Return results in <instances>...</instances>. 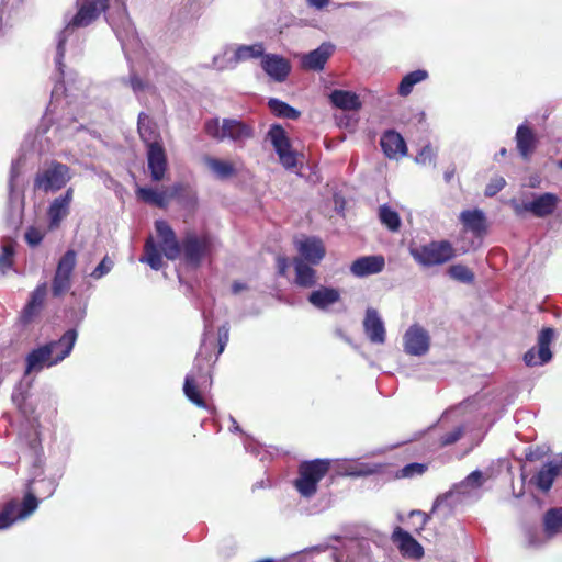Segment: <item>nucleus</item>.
Segmentation results:
<instances>
[{
	"label": "nucleus",
	"instance_id": "48",
	"mask_svg": "<svg viewBox=\"0 0 562 562\" xmlns=\"http://www.w3.org/2000/svg\"><path fill=\"white\" fill-rule=\"evenodd\" d=\"M113 267L114 261L109 256H104L100 263L90 273V278L93 280H100L106 276Z\"/></svg>",
	"mask_w": 562,
	"mask_h": 562
},
{
	"label": "nucleus",
	"instance_id": "54",
	"mask_svg": "<svg viewBox=\"0 0 562 562\" xmlns=\"http://www.w3.org/2000/svg\"><path fill=\"white\" fill-rule=\"evenodd\" d=\"M506 186V180L503 177H495L486 184L484 194L488 198L496 195Z\"/></svg>",
	"mask_w": 562,
	"mask_h": 562
},
{
	"label": "nucleus",
	"instance_id": "34",
	"mask_svg": "<svg viewBox=\"0 0 562 562\" xmlns=\"http://www.w3.org/2000/svg\"><path fill=\"white\" fill-rule=\"evenodd\" d=\"M460 221L463 226L474 235H481L486 229V218L483 211L479 209L461 212Z\"/></svg>",
	"mask_w": 562,
	"mask_h": 562
},
{
	"label": "nucleus",
	"instance_id": "59",
	"mask_svg": "<svg viewBox=\"0 0 562 562\" xmlns=\"http://www.w3.org/2000/svg\"><path fill=\"white\" fill-rule=\"evenodd\" d=\"M340 539H341V537L338 535L330 536L325 542L319 543L315 547H312L310 550L315 551V552H325L326 550H328L331 547L329 543V540L339 541Z\"/></svg>",
	"mask_w": 562,
	"mask_h": 562
},
{
	"label": "nucleus",
	"instance_id": "11",
	"mask_svg": "<svg viewBox=\"0 0 562 562\" xmlns=\"http://www.w3.org/2000/svg\"><path fill=\"white\" fill-rule=\"evenodd\" d=\"M213 238L189 232L181 241V254L186 263L192 268L200 267L202 260L212 252Z\"/></svg>",
	"mask_w": 562,
	"mask_h": 562
},
{
	"label": "nucleus",
	"instance_id": "53",
	"mask_svg": "<svg viewBox=\"0 0 562 562\" xmlns=\"http://www.w3.org/2000/svg\"><path fill=\"white\" fill-rule=\"evenodd\" d=\"M24 238L29 246L36 247L42 243L44 234L37 227L30 226L24 234Z\"/></svg>",
	"mask_w": 562,
	"mask_h": 562
},
{
	"label": "nucleus",
	"instance_id": "10",
	"mask_svg": "<svg viewBox=\"0 0 562 562\" xmlns=\"http://www.w3.org/2000/svg\"><path fill=\"white\" fill-rule=\"evenodd\" d=\"M409 255L419 266L429 268L450 261L456 252L450 241L439 240L409 247Z\"/></svg>",
	"mask_w": 562,
	"mask_h": 562
},
{
	"label": "nucleus",
	"instance_id": "37",
	"mask_svg": "<svg viewBox=\"0 0 562 562\" xmlns=\"http://www.w3.org/2000/svg\"><path fill=\"white\" fill-rule=\"evenodd\" d=\"M428 77L429 74L425 69H416L406 74L398 83L397 93L401 97L409 95L414 87L428 79Z\"/></svg>",
	"mask_w": 562,
	"mask_h": 562
},
{
	"label": "nucleus",
	"instance_id": "8",
	"mask_svg": "<svg viewBox=\"0 0 562 562\" xmlns=\"http://www.w3.org/2000/svg\"><path fill=\"white\" fill-rule=\"evenodd\" d=\"M115 2L120 8L116 14H109L108 22L120 41L122 50L128 58L130 52H135L140 47V42L136 29L127 14L124 1L115 0Z\"/></svg>",
	"mask_w": 562,
	"mask_h": 562
},
{
	"label": "nucleus",
	"instance_id": "30",
	"mask_svg": "<svg viewBox=\"0 0 562 562\" xmlns=\"http://www.w3.org/2000/svg\"><path fill=\"white\" fill-rule=\"evenodd\" d=\"M77 90L78 88L75 86V81H70V79H68L67 82L64 80L56 81L52 89L50 102L47 110L52 113L55 112L58 108V103L63 99H66L67 104H70L72 100L77 98V94L75 93Z\"/></svg>",
	"mask_w": 562,
	"mask_h": 562
},
{
	"label": "nucleus",
	"instance_id": "56",
	"mask_svg": "<svg viewBox=\"0 0 562 562\" xmlns=\"http://www.w3.org/2000/svg\"><path fill=\"white\" fill-rule=\"evenodd\" d=\"M217 336L218 351L216 358L224 351L229 339V327L227 323L218 328Z\"/></svg>",
	"mask_w": 562,
	"mask_h": 562
},
{
	"label": "nucleus",
	"instance_id": "43",
	"mask_svg": "<svg viewBox=\"0 0 562 562\" xmlns=\"http://www.w3.org/2000/svg\"><path fill=\"white\" fill-rule=\"evenodd\" d=\"M448 274L453 280L464 284H471L474 281V273L464 265H452L448 269Z\"/></svg>",
	"mask_w": 562,
	"mask_h": 562
},
{
	"label": "nucleus",
	"instance_id": "44",
	"mask_svg": "<svg viewBox=\"0 0 562 562\" xmlns=\"http://www.w3.org/2000/svg\"><path fill=\"white\" fill-rule=\"evenodd\" d=\"M128 83L138 100L142 99L143 94L150 92L154 89L147 80L142 79L136 74H131Z\"/></svg>",
	"mask_w": 562,
	"mask_h": 562
},
{
	"label": "nucleus",
	"instance_id": "60",
	"mask_svg": "<svg viewBox=\"0 0 562 562\" xmlns=\"http://www.w3.org/2000/svg\"><path fill=\"white\" fill-rule=\"evenodd\" d=\"M306 4L317 11L324 10L330 2V0H305Z\"/></svg>",
	"mask_w": 562,
	"mask_h": 562
},
{
	"label": "nucleus",
	"instance_id": "49",
	"mask_svg": "<svg viewBox=\"0 0 562 562\" xmlns=\"http://www.w3.org/2000/svg\"><path fill=\"white\" fill-rule=\"evenodd\" d=\"M20 168H21V159H16L12 161L11 169H10V179H9V204L12 209L13 200H14V182L15 179L20 176Z\"/></svg>",
	"mask_w": 562,
	"mask_h": 562
},
{
	"label": "nucleus",
	"instance_id": "31",
	"mask_svg": "<svg viewBox=\"0 0 562 562\" xmlns=\"http://www.w3.org/2000/svg\"><path fill=\"white\" fill-rule=\"evenodd\" d=\"M340 300V291L330 286H321L317 290L312 291L307 301L318 310H327L330 305L337 303Z\"/></svg>",
	"mask_w": 562,
	"mask_h": 562
},
{
	"label": "nucleus",
	"instance_id": "33",
	"mask_svg": "<svg viewBox=\"0 0 562 562\" xmlns=\"http://www.w3.org/2000/svg\"><path fill=\"white\" fill-rule=\"evenodd\" d=\"M137 130L140 139L145 143L146 146L162 143L156 124L145 112H140L138 114Z\"/></svg>",
	"mask_w": 562,
	"mask_h": 562
},
{
	"label": "nucleus",
	"instance_id": "32",
	"mask_svg": "<svg viewBox=\"0 0 562 562\" xmlns=\"http://www.w3.org/2000/svg\"><path fill=\"white\" fill-rule=\"evenodd\" d=\"M331 104L344 111H357L362 103L357 93L347 90L335 89L329 94Z\"/></svg>",
	"mask_w": 562,
	"mask_h": 562
},
{
	"label": "nucleus",
	"instance_id": "9",
	"mask_svg": "<svg viewBox=\"0 0 562 562\" xmlns=\"http://www.w3.org/2000/svg\"><path fill=\"white\" fill-rule=\"evenodd\" d=\"M330 463L326 459L304 461L299 467V477L294 486L304 498H311L317 492L319 481L327 474Z\"/></svg>",
	"mask_w": 562,
	"mask_h": 562
},
{
	"label": "nucleus",
	"instance_id": "18",
	"mask_svg": "<svg viewBox=\"0 0 562 562\" xmlns=\"http://www.w3.org/2000/svg\"><path fill=\"white\" fill-rule=\"evenodd\" d=\"M74 199V188L69 187L63 194L55 198L47 209L48 229H57L61 222L69 215Z\"/></svg>",
	"mask_w": 562,
	"mask_h": 562
},
{
	"label": "nucleus",
	"instance_id": "19",
	"mask_svg": "<svg viewBox=\"0 0 562 562\" xmlns=\"http://www.w3.org/2000/svg\"><path fill=\"white\" fill-rule=\"evenodd\" d=\"M265 47L261 43H256L252 45H240L236 48L234 55L227 59L225 64L220 63V57L214 56L212 60V65L210 67L215 68L217 70H224L227 68H235L236 65L240 61H245L251 58L263 57Z\"/></svg>",
	"mask_w": 562,
	"mask_h": 562
},
{
	"label": "nucleus",
	"instance_id": "64",
	"mask_svg": "<svg viewBox=\"0 0 562 562\" xmlns=\"http://www.w3.org/2000/svg\"><path fill=\"white\" fill-rule=\"evenodd\" d=\"M247 289V285L243 282H239V281H235L233 284H232V292L234 294H238L239 292H241L243 290H246Z\"/></svg>",
	"mask_w": 562,
	"mask_h": 562
},
{
	"label": "nucleus",
	"instance_id": "58",
	"mask_svg": "<svg viewBox=\"0 0 562 562\" xmlns=\"http://www.w3.org/2000/svg\"><path fill=\"white\" fill-rule=\"evenodd\" d=\"M182 9L186 11V15H190V18L196 16L199 13L198 0H183Z\"/></svg>",
	"mask_w": 562,
	"mask_h": 562
},
{
	"label": "nucleus",
	"instance_id": "5",
	"mask_svg": "<svg viewBox=\"0 0 562 562\" xmlns=\"http://www.w3.org/2000/svg\"><path fill=\"white\" fill-rule=\"evenodd\" d=\"M202 318L204 322V330L202 335V340L200 345L199 352L195 359L194 369L187 374L183 384L184 395L195 404L198 407H206V404L202 396L198 391V385L207 382V373H204L202 367L200 366V359H206L209 352V337L213 335V312H202Z\"/></svg>",
	"mask_w": 562,
	"mask_h": 562
},
{
	"label": "nucleus",
	"instance_id": "38",
	"mask_svg": "<svg viewBox=\"0 0 562 562\" xmlns=\"http://www.w3.org/2000/svg\"><path fill=\"white\" fill-rule=\"evenodd\" d=\"M138 199L147 204L165 209L168 205V194L166 191H158L149 187H142L136 190Z\"/></svg>",
	"mask_w": 562,
	"mask_h": 562
},
{
	"label": "nucleus",
	"instance_id": "42",
	"mask_svg": "<svg viewBox=\"0 0 562 562\" xmlns=\"http://www.w3.org/2000/svg\"><path fill=\"white\" fill-rule=\"evenodd\" d=\"M207 167L221 179H226L234 173V167L231 162L217 158H206Z\"/></svg>",
	"mask_w": 562,
	"mask_h": 562
},
{
	"label": "nucleus",
	"instance_id": "41",
	"mask_svg": "<svg viewBox=\"0 0 562 562\" xmlns=\"http://www.w3.org/2000/svg\"><path fill=\"white\" fill-rule=\"evenodd\" d=\"M76 262V251L74 249H68L58 260L55 273L71 277Z\"/></svg>",
	"mask_w": 562,
	"mask_h": 562
},
{
	"label": "nucleus",
	"instance_id": "2",
	"mask_svg": "<svg viewBox=\"0 0 562 562\" xmlns=\"http://www.w3.org/2000/svg\"><path fill=\"white\" fill-rule=\"evenodd\" d=\"M155 229L160 239V248L150 235L144 245V255L140 262L147 263L153 270H160L164 266L162 254L168 260H176L181 255V243L178 241L172 227L164 220L155 222Z\"/></svg>",
	"mask_w": 562,
	"mask_h": 562
},
{
	"label": "nucleus",
	"instance_id": "50",
	"mask_svg": "<svg viewBox=\"0 0 562 562\" xmlns=\"http://www.w3.org/2000/svg\"><path fill=\"white\" fill-rule=\"evenodd\" d=\"M435 158H436V153L434 151L432 147L428 144V145L424 146L418 151V154L415 157V161L418 165H423V166L430 165V164L435 165Z\"/></svg>",
	"mask_w": 562,
	"mask_h": 562
},
{
	"label": "nucleus",
	"instance_id": "13",
	"mask_svg": "<svg viewBox=\"0 0 562 562\" xmlns=\"http://www.w3.org/2000/svg\"><path fill=\"white\" fill-rule=\"evenodd\" d=\"M558 202L559 198L557 194L546 192L533 195V199L528 202L518 203L513 199L510 200V205L517 216L530 213L536 217L543 218L554 213Z\"/></svg>",
	"mask_w": 562,
	"mask_h": 562
},
{
	"label": "nucleus",
	"instance_id": "62",
	"mask_svg": "<svg viewBox=\"0 0 562 562\" xmlns=\"http://www.w3.org/2000/svg\"><path fill=\"white\" fill-rule=\"evenodd\" d=\"M409 516L411 517L417 516V517L420 518V524H419V528L420 529H423L426 526V524L428 522V520H429V515L424 513V512H422V510H418V509L412 510Z\"/></svg>",
	"mask_w": 562,
	"mask_h": 562
},
{
	"label": "nucleus",
	"instance_id": "26",
	"mask_svg": "<svg viewBox=\"0 0 562 562\" xmlns=\"http://www.w3.org/2000/svg\"><path fill=\"white\" fill-rule=\"evenodd\" d=\"M385 268V259L382 255H370L357 258L350 266V272L358 278L378 274Z\"/></svg>",
	"mask_w": 562,
	"mask_h": 562
},
{
	"label": "nucleus",
	"instance_id": "20",
	"mask_svg": "<svg viewBox=\"0 0 562 562\" xmlns=\"http://www.w3.org/2000/svg\"><path fill=\"white\" fill-rule=\"evenodd\" d=\"M401 555L405 559L420 560L424 557L423 546L406 530L396 527L391 536Z\"/></svg>",
	"mask_w": 562,
	"mask_h": 562
},
{
	"label": "nucleus",
	"instance_id": "3",
	"mask_svg": "<svg viewBox=\"0 0 562 562\" xmlns=\"http://www.w3.org/2000/svg\"><path fill=\"white\" fill-rule=\"evenodd\" d=\"M109 0H80L77 13L67 22L66 26L60 31L57 37L55 64L59 75L64 77L63 58L65 55V46L69 38L80 27L90 25L99 15L108 8Z\"/></svg>",
	"mask_w": 562,
	"mask_h": 562
},
{
	"label": "nucleus",
	"instance_id": "46",
	"mask_svg": "<svg viewBox=\"0 0 562 562\" xmlns=\"http://www.w3.org/2000/svg\"><path fill=\"white\" fill-rule=\"evenodd\" d=\"M428 467L426 463L412 462L404 465L397 471V477H415L420 476L427 471Z\"/></svg>",
	"mask_w": 562,
	"mask_h": 562
},
{
	"label": "nucleus",
	"instance_id": "21",
	"mask_svg": "<svg viewBox=\"0 0 562 562\" xmlns=\"http://www.w3.org/2000/svg\"><path fill=\"white\" fill-rule=\"evenodd\" d=\"M147 166L154 181L164 179L168 160L162 143L146 146Z\"/></svg>",
	"mask_w": 562,
	"mask_h": 562
},
{
	"label": "nucleus",
	"instance_id": "28",
	"mask_svg": "<svg viewBox=\"0 0 562 562\" xmlns=\"http://www.w3.org/2000/svg\"><path fill=\"white\" fill-rule=\"evenodd\" d=\"M335 50L334 44L329 42L322 43L317 48L305 54L302 58L304 68L319 71L324 68L325 64Z\"/></svg>",
	"mask_w": 562,
	"mask_h": 562
},
{
	"label": "nucleus",
	"instance_id": "24",
	"mask_svg": "<svg viewBox=\"0 0 562 562\" xmlns=\"http://www.w3.org/2000/svg\"><path fill=\"white\" fill-rule=\"evenodd\" d=\"M263 71L276 82H283L291 71L290 63L282 56L266 54L261 59Z\"/></svg>",
	"mask_w": 562,
	"mask_h": 562
},
{
	"label": "nucleus",
	"instance_id": "51",
	"mask_svg": "<svg viewBox=\"0 0 562 562\" xmlns=\"http://www.w3.org/2000/svg\"><path fill=\"white\" fill-rule=\"evenodd\" d=\"M46 295H47V285H46V283H42V284L37 285L36 289L31 293L27 302H30L34 306H38L42 308Z\"/></svg>",
	"mask_w": 562,
	"mask_h": 562
},
{
	"label": "nucleus",
	"instance_id": "17",
	"mask_svg": "<svg viewBox=\"0 0 562 562\" xmlns=\"http://www.w3.org/2000/svg\"><path fill=\"white\" fill-rule=\"evenodd\" d=\"M403 347L409 356H425L430 347L429 333L418 324L409 326L403 336Z\"/></svg>",
	"mask_w": 562,
	"mask_h": 562
},
{
	"label": "nucleus",
	"instance_id": "1",
	"mask_svg": "<svg viewBox=\"0 0 562 562\" xmlns=\"http://www.w3.org/2000/svg\"><path fill=\"white\" fill-rule=\"evenodd\" d=\"M77 338V330L70 328L58 340L46 342L30 351L25 358V374L37 373L45 367L50 368L61 362L71 353Z\"/></svg>",
	"mask_w": 562,
	"mask_h": 562
},
{
	"label": "nucleus",
	"instance_id": "39",
	"mask_svg": "<svg viewBox=\"0 0 562 562\" xmlns=\"http://www.w3.org/2000/svg\"><path fill=\"white\" fill-rule=\"evenodd\" d=\"M268 108L277 117L280 119L297 120L301 116V112L299 110L277 98H270L268 100Z\"/></svg>",
	"mask_w": 562,
	"mask_h": 562
},
{
	"label": "nucleus",
	"instance_id": "29",
	"mask_svg": "<svg viewBox=\"0 0 562 562\" xmlns=\"http://www.w3.org/2000/svg\"><path fill=\"white\" fill-rule=\"evenodd\" d=\"M380 145L384 155L390 159L405 156L407 153L403 136L394 130H387L382 134Z\"/></svg>",
	"mask_w": 562,
	"mask_h": 562
},
{
	"label": "nucleus",
	"instance_id": "27",
	"mask_svg": "<svg viewBox=\"0 0 562 562\" xmlns=\"http://www.w3.org/2000/svg\"><path fill=\"white\" fill-rule=\"evenodd\" d=\"M364 333L373 344L385 342V327L376 310L369 307L363 321Z\"/></svg>",
	"mask_w": 562,
	"mask_h": 562
},
{
	"label": "nucleus",
	"instance_id": "55",
	"mask_svg": "<svg viewBox=\"0 0 562 562\" xmlns=\"http://www.w3.org/2000/svg\"><path fill=\"white\" fill-rule=\"evenodd\" d=\"M41 307L32 305L30 302L26 303L21 313V322L23 324L31 323L41 312Z\"/></svg>",
	"mask_w": 562,
	"mask_h": 562
},
{
	"label": "nucleus",
	"instance_id": "23",
	"mask_svg": "<svg viewBox=\"0 0 562 562\" xmlns=\"http://www.w3.org/2000/svg\"><path fill=\"white\" fill-rule=\"evenodd\" d=\"M296 249L306 263L317 266L325 257L326 250L323 241L317 237H305L296 241Z\"/></svg>",
	"mask_w": 562,
	"mask_h": 562
},
{
	"label": "nucleus",
	"instance_id": "15",
	"mask_svg": "<svg viewBox=\"0 0 562 562\" xmlns=\"http://www.w3.org/2000/svg\"><path fill=\"white\" fill-rule=\"evenodd\" d=\"M37 506L38 501L32 492L25 495L21 504L15 499L8 502L0 512V530L8 529L15 521L27 518Z\"/></svg>",
	"mask_w": 562,
	"mask_h": 562
},
{
	"label": "nucleus",
	"instance_id": "52",
	"mask_svg": "<svg viewBox=\"0 0 562 562\" xmlns=\"http://www.w3.org/2000/svg\"><path fill=\"white\" fill-rule=\"evenodd\" d=\"M463 427L458 426L453 430L442 435L439 439L440 447H446L456 443L463 435Z\"/></svg>",
	"mask_w": 562,
	"mask_h": 562
},
{
	"label": "nucleus",
	"instance_id": "7",
	"mask_svg": "<svg viewBox=\"0 0 562 562\" xmlns=\"http://www.w3.org/2000/svg\"><path fill=\"white\" fill-rule=\"evenodd\" d=\"M72 178L70 168L57 160L47 162L38 169L33 179V190L43 193H55L61 190Z\"/></svg>",
	"mask_w": 562,
	"mask_h": 562
},
{
	"label": "nucleus",
	"instance_id": "4",
	"mask_svg": "<svg viewBox=\"0 0 562 562\" xmlns=\"http://www.w3.org/2000/svg\"><path fill=\"white\" fill-rule=\"evenodd\" d=\"M484 481L482 471H472L464 480L456 483L448 492L435 499L431 513L439 510L441 507H447L446 515H449L461 505L479 501L482 496L481 487Z\"/></svg>",
	"mask_w": 562,
	"mask_h": 562
},
{
	"label": "nucleus",
	"instance_id": "36",
	"mask_svg": "<svg viewBox=\"0 0 562 562\" xmlns=\"http://www.w3.org/2000/svg\"><path fill=\"white\" fill-rule=\"evenodd\" d=\"M16 241L11 236H4L0 243V274H5L13 267Z\"/></svg>",
	"mask_w": 562,
	"mask_h": 562
},
{
	"label": "nucleus",
	"instance_id": "63",
	"mask_svg": "<svg viewBox=\"0 0 562 562\" xmlns=\"http://www.w3.org/2000/svg\"><path fill=\"white\" fill-rule=\"evenodd\" d=\"M9 221H10V225H11L14 229H16V228H18V226H19V225H20V223H21V213L19 212V213H16V214H13V213L11 212Z\"/></svg>",
	"mask_w": 562,
	"mask_h": 562
},
{
	"label": "nucleus",
	"instance_id": "6",
	"mask_svg": "<svg viewBox=\"0 0 562 562\" xmlns=\"http://www.w3.org/2000/svg\"><path fill=\"white\" fill-rule=\"evenodd\" d=\"M204 131L217 142L227 139L239 147H243L255 135L251 125L235 119H223L222 122L218 117L210 119L204 123Z\"/></svg>",
	"mask_w": 562,
	"mask_h": 562
},
{
	"label": "nucleus",
	"instance_id": "16",
	"mask_svg": "<svg viewBox=\"0 0 562 562\" xmlns=\"http://www.w3.org/2000/svg\"><path fill=\"white\" fill-rule=\"evenodd\" d=\"M554 336L555 331L551 327H544L540 330L537 339L538 350L533 347L524 355V362L527 367L543 366L551 361L552 352L550 345Z\"/></svg>",
	"mask_w": 562,
	"mask_h": 562
},
{
	"label": "nucleus",
	"instance_id": "14",
	"mask_svg": "<svg viewBox=\"0 0 562 562\" xmlns=\"http://www.w3.org/2000/svg\"><path fill=\"white\" fill-rule=\"evenodd\" d=\"M267 138L273 146L280 164L286 170H293L297 167V153L292 149L290 138L288 137L285 130L280 124H272L270 126L267 133Z\"/></svg>",
	"mask_w": 562,
	"mask_h": 562
},
{
	"label": "nucleus",
	"instance_id": "45",
	"mask_svg": "<svg viewBox=\"0 0 562 562\" xmlns=\"http://www.w3.org/2000/svg\"><path fill=\"white\" fill-rule=\"evenodd\" d=\"M71 286V277L55 273L52 281V293L59 297L65 294Z\"/></svg>",
	"mask_w": 562,
	"mask_h": 562
},
{
	"label": "nucleus",
	"instance_id": "57",
	"mask_svg": "<svg viewBox=\"0 0 562 562\" xmlns=\"http://www.w3.org/2000/svg\"><path fill=\"white\" fill-rule=\"evenodd\" d=\"M376 472V467L371 464H360L356 470L349 472L351 476H368Z\"/></svg>",
	"mask_w": 562,
	"mask_h": 562
},
{
	"label": "nucleus",
	"instance_id": "61",
	"mask_svg": "<svg viewBox=\"0 0 562 562\" xmlns=\"http://www.w3.org/2000/svg\"><path fill=\"white\" fill-rule=\"evenodd\" d=\"M289 268V260L286 257H283V256H278L277 257V269H278V273L280 276H284L286 270Z\"/></svg>",
	"mask_w": 562,
	"mask_h": 562
},
{
	"label": "nucleus",
	"instance_id": "47",
	"mask_svg": "<svg viewBox=\"0 0 562 562\" xmlns=\"http://www.w3.org/2000/svg\"><path fill=\"white\" fill-rule=\"evenodd\" d=\"M83 128V124L79 123L77 120L67 119L65 122L58 123L56 130L60 133L61 137H70L75 135L77 132Z\"/></svg>",
	"mask_w": 562,
	"mask_h": 562
},
{
	"label": "nucleus",
	"instance_id": "40",
	"mask_svg": "<svg viewBox=\"0 0 562 562\" xmlns=\"http://www.w3.org/2000/svg\"><path fill=\"white\" fill-rule=\"evenodd\" d=\"M379 220L390 232H398L402 225L398 213L387 204L379 207Z\"/></svg>",
	"mask_w": 562,
	"mask_h": 562
},
{
	"label": "nucleus",
	"instance_id": "35",
	"mask_svg": "<svg viewBox=\"0 0 562 562\" xmlns=\"http://www.w3.org/2000/svg\"><path fill=\"white\" fill-rule=\"evenodd\" d=\"M295 283L302 288H312L316 284V271L312 265L301 258H294Z\"/></svg>",
	"mask_w": 562,
	"mask_h": 562
},
{
	"label": "nucleus",
	"instance_id": "25",
	"mask_svg": "<svg viewBox=\"0 0 562 562\" xmlns=\"http://www.w3.org/2000/svg\"><path fill=\"white\" fill-rule=\"evenodd\" d=\"M562 462L552 460L546 462L537 473L530 479L529 483L535 485L539 491L547 493L552 487L554 480L561 472Z\"/></svg>",
	"mask_w": 562,
	"mask_h": 562
},
{
	"label": "nucleus",
	"instance_id": "22",
	"mask_svg": "<svg viewBox=\"0 0 562 562\" xmlns=\"http://www.w3.org/2000/svg\"><path fill=\"white\" fill-rule=\"evenodd\" d=\"M515 143L519 156L525 161H529L532 154L537 149L538 137L527 123H522L517 126L515 133Z\"/></svg>",
	"mask_w": 562,
	"mask_h": 562
},
{
	"label": "nucleus",
	"instance_id": "12",
	"mask_svg": "<svg viewBox=\"0 0 562 562\" xmlns=\"http://www.w3.org/2000/svg\"><path fill=\"white\" fill-rule=\"evenodd\" d=\"M542 522V532L535 528H528L526 530V538L529 547H541L548 540L562 532V507L548 509L543 515Z\"/></svg>",
	"mask_w": 562,
	"mask_h": 562
}]
</instances>
